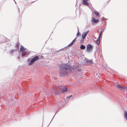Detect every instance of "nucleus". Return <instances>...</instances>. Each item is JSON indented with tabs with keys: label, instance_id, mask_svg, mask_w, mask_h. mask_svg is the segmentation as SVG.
Wrapping results in <instances>:
<instances>
[{
	"label": "nucleus",
	"instance_id": "1",
	"mask_svg": "<svg viewBox=\"0 0 127 127\" xmlns=\"http://www.w3.org/2000/svg\"><path fill=\"white\" fill-rule=\"evenodd\" d=\"M52 92L56 95H57L59 94V91L60 92L64 93V87L63 86H59L58 87L52 89Z\"/></svg>",
	"mask_w": 127,
	"mask_h": 127
},
{
	"label": "nucleus",
	"instance_id": "2",
	"mask_svg": "<svg viewBox=\"0 0 127 127\" xmlns=\"http://www.w3.org/2000/svg\"><path fill=\"white\" fill-rule=\"evenodd\" d=\"M20 52L22 53V56H24L25 55H28L29 53L27 49L25 48L23 46H21V48L20 50Z\"/></svg>",
	"mask_w": 127,
	"mask_h": 127
},
{
	"label": "nucleus",
	"instance_id": "3",
	"mask_svg": "<svg viewBox=\"0 0 127 127\" xmlns=\"http://www.w3.org/2000/svg\"><path fill=\"white\" fill-rule=\"evenodd\" d=\"M39 58V57L38 56H36L34 57L31 60L29 64L30 65L33 64L35 62L38 60Z\"/></svg>",
	"mask_w": 127,
	"mask_h": 127
},
{
	"label": "nucleus",
	"instance_id": "4",
	"mask_svg": "<svg viewBox=\"0 0 127 127\" xmlns=\"http://www.w3.org/2000/svg\"><path fill=\"white\" fill-rule=\"evenodd\" d=\"M60 72L61 76H64V65L63 64L60 66Z\"/></svg>",
	"mask_w": 127,
	"mask_h": 127
},
{
	"label": "nucleus",
	"instance_id": "5",
	"mask_svg": "<svg viewBox=\"0 0 127 127\" xmlns=\"http://www.w3.org/2000/svg\"><path fill=\"white\" fill-rule=\"evenodd\" d=\"M93 48L91 44H89L87 46V51L88 52H91Z\"/></svg>",
	"mask_w": 127,
	"mask_h": 127
},
{
	"label": "nucleus",
	"instance_id": "6",
	"mask_svg": "<svg viewBox=\"0 0 127 127\" xmlns=\"http://www.w3.org/2000/svg\"><path fill=\"white\" fill-rule=\"evenodd\" d=\"M116 86L117 87L122 91H125L127 90V88L126 87H122L120 86L119 84L117 85Z\"/></svg>",
	"mask_w": 127,
	"mask_h": 127
},
{
	"label": "nucleus",
	"instance_id": "7",
	"mask_svg": "<svg viewBox=\"0 0 127 127\" xmlns=\"http://www.w3.org/2000/svg\"><path fill=\"white\" fill-rule=\"evenodd\" d=\"M89 32V31L88 30V31H86L85 32H84L82 34V37L83 39H85L87 33H88Z\"/></svg>",
	"mask_w": 127,
	"mask_h": 127
},
{
	"label": "nucleus",
	"instance_id": "8",
	"mask_svg": "<svg viewBox=\"0 0 127 127\" xmlns=\"http://www.w3.org/2000/svg\"><path fill=\"white\" fill-rule=\"evenodd\" d=\"M92 21L94 23H96L99 22V20H95L94 17H93L92 18Z\"/></svg>",
	"mask_w": 127,
	"mask_h": 127
},
{
	"label": "nucleus",
	"instance_id": "9",
	"mask_svg": "<svg viewBox=\"0 0 127 127\" xmlns=\"http://www.w3.org/2000/svg\"><path fill=\"white\" fill-rule=\"evenodd\" d=\"M87 0H83L82 1V3L83 4L86 6H88L89 5V4L87 1Z\"/></svg>",
	"mask_w": 127,
	"mask_h": 127
},
{
	"label": "nucleus",
	"instance_id": "10",
	"mask_svg": "<svg viewBox=\"0 0 127 127\" xmlns=\"http://www.w3.org/2000/svg\"><path fill=\"white\" fill-rule=\"evenodd\" d=\"M85 61L86 62H88V63H92L93 62V61L92 60H89L88 59H87L86 58H85Z\"/></svg>",
	"mask_w": 127,
	"mask_h": 127
},
{
	"label": "nucleus",
	"instance_id": "11",
	"mask_svg": "<svg viewBox=\"0 0 127 127\" xmlns=\"http://www.w3.org/2000/svg\"><path fill=\"white\" fill-rule=\"evenodd\" d=\"M65 65V64H64V69H68L69 70L70 69V67L69 66L66 65V66Z\"/></svg>",
	"mask_w": 127,
	"mask_h": 127
},
{
	"label": "nucleus",
	"instance_id": "12",
	"mask_svg": "<svg viewBox=\"0 0 127 127\" xmlns=\"http://www.w3.org/2000/svg\"><path fill=\"white\" fill-rule=\"evenodd\" d=\"M85 46L83 45H81L80 47V48L82 49H85Z\"/></svg>",
	"mask_w": 127,
	"mask_h": 127
},
{
	"label": "nucleus",
	"instance_id": "13",
	"mask_svg": "<svg viewBox=\"0 0 127 127\" xmlns=\"http://www.w3.org/2000/svg\"><path fill=\"white\" fill-rule=\"evenodd\" d=\"M74 42V41L72 40L71 42L68 45V46H72V45L73 44Z\"/></svg>",
	"mask_w": 127,
	"mask_h": 127
},
{
	"label": "nucleus",
	"instance_id": "14",
	"mask_svg": "<svg viewBox=\"0 0 127 127\" xmlns=\"http://www.w3.org/2000/svg\"><path fill=\"white\" fill-rule=\"evenodd\" d=\"M94 13L97 16H98L99 15V13L96 11H95L94 12Z\"/></svg>",
	"mask_w": 127,
	"mask_h": 127
},
{
	"label": "nucleus",
	"instance_id": "15",
	"mask_svg": "<svg viewBox=\"0 0 127 127\" xmlns=\"http://www.w3.org/2000/svg\"><path fill=\"white\" fill-rule=\"evenodd\" d=\"M68 91V90L64 86V93L65 92H66Z\"/></svg>",
	"mask_w": 127,
	"mask_h": 127
},
{
	"label": "nucleus",
	"instance_id": "16",
	"mask_svg": "<svg viewBox=\"0 0 127 127\" xmlns=\"http://www.w3.org/2000/svg\"><path fill=\"white\" fill-rule=\"evenodd\" d=\"M100 43V40H97L96 41V43L98 44L99 45V44Z\"/></svg>",
	"mask_w": 127,
	"mask_h": 127
},
{
	"label": "nucleus",
	"instance_id": "17",
	"mask_svg": "<svg viewBox=\"0 0 127 127\" xmlns=\"http://www.w3.org/2000/svg\"><path fill=\"white\" fill-rule=\"evenodd\" d=\"M15 50H11L10 51V54H11V53H13V51H15Z\"/></svg>",
	"mask_w": 127,
	"mask_h": 127
},
{
	"label": "nucleus",
	"instance_id": "18",
	"mask_svg": "<svg viewBox=\"0 0 127 127\" xmlns=\"http://www.w3.org/2000/svg\"><path fill=\"white\" fill-rule=\"evenodd\" d=\"M76 35H77V36H80V34L78 32V33H77V34Z\"/></svg>",
	"mask_w": 127,
	"mask_h": 127
},
{
	"label": "nucleus",
	"instance_id": "19",
	"mask_svg": "<svg viewBox=\"0 0 127 127\" xmlns=\"http://www.w3.org/2000/svg\"><path fill=\"white\" fill-rule=\"evenodd\" d=\"M82 69L81 68H79L78 69V71H80Z\"/></svg>",
	"mask_w": 127,
	"mask_h": 127
},
{
	"label": "nucleus",
	"instance_id": "20",
	"mask_svg": "<svg viewBox=\"0 0 127 127\" xmlns=\"http://www.w3.org/2000/svg\"><path fill=\"white\" fill-rule=\"evenodd\" d=\"M72 96V95H71L70 96H68V97H67V98H70Z\"/></svg>",
	"mask_w": 127,
	"mask_h": 127
},
{
	"label": "nucleus",
	"instance_id": "21",
	"mask_svg": "<svg viewBox=\"0 0 127 127\" xmlns=\"http://www.w3.org/2000/svg\"><path fill=\"white\" fill-rule=\"evenodd\" d=\"M102 31H100V33H99V35H102Z\"/></svg>",
	"mask_w": 127,
	"mask_h": 127
},
{
	"label": "nucleus",
	"instance_id": "22",
	"mask_svg": "<svg viewBox=\"0 0 127 127\" xmlns=\"http://www.w3.org/2000/svg\"><path fill=\"white\" fill-rule=\"evenodd\" d=\"M100 38L99 37H98V38H97V40H100Z\"/></svg>",
	"mask_w": 127,
	"mask_h": 127
},
{
	"label": "nucleus",
	"instance_id": "23",
	"mask_svg": "<svg viewBox=\"0 0 127 127\" xmlns=\"http://www.w3.org/2000/svg\"><path fill=\"white\" fill-rule=\"evenodd\" d=\"M102 30H101V31H102V32H103L104 31V29H102Z\"/></svg>",
	"mask_w": 127,
	"mask_h": 127
},
{
	"label": "nucleus",
	"instance_id": "24",
	"mask_svg": "<svg viewBox=\"0 0 127 127\" xmlns=\"http://www.w3.org/2000/svg\"><path fill=\"white\" fill-rule=\"evenodd\" d=\"M76 40V38H75L73 40L74 41H74Z\"/></svg>",
	"mask_w": 127,
	"mask_h": 127
},
{
	"label": "nucleus",
	"instance_id": "25",
	"mask_svg": "<svg viewBox=\"0 0 127 127\" xmlns=\"http://www.w3.org/2000/svg\"><path fill=\"white\" fill-rule=\"evenodd\" d=\"M102 19H103V20H104V19H105V18L104 17H102Z\"/></svg>",
	"mask_w": 127,
	"mask_h": 127
},
{
	"label": "nucleus",
	"instance_id": "26",
	"mask_svg": "<svg viewBox=\"0 0 127 127\" xmlns=\"http://www.w3.org/2000/svg\"><path fill=\"white\" fill-rule=\"evenodd\" d=\"M101 35H99L98 37H99L100 38V36Z\"/></svg>",
	"mask_w": 127,
	"mask_h": 127
},
{
	"label": "nucleus",
	"instance_id": "27",
	"mask_svg": "<svg viewBox=\"0 0 127 127\" xmlns=\"http://www.w3.org/2000/svg\"><path fill=\"white\" fill-rule=\"evenodd\" d=\"M66 47H64V49H66Z\"/></svg>",
	"mask_w": 127,
	"mask_h": 127
},
{
	"label": "nucleus",
	"instance_id": "28",
	"mask_svg": "<svg viewBox=\"0 0 127 127\" xmlns=\"http://www.w3.org/2000/svg\"><path fill=\"white\" fill-rule=\"evenodd\" d=\"M18 59H19V57H18Z\"/></svg>",
	"mask_w": 127,
	"mask_h": 127
},
{
	"label": "nucleus",
	"instance_id": "29",
	"mask_svg": "<svg viewBox=\"0 0 127 127\" xmlns=\"http://www.w3.org/2000/svg\"><path fill=\"white\" fill-rule=\"evenodd\" d=\"M63 48H62V49H61V50H60H60H63Z\"/></svg>",
	"mask_w": 127,
	"mask_h": 127
},
{
	"label": "nucleus",
	"instance_id": "30",
	"mask_svg": "<svg viewBox=\"0 0 127 127\" xmlns=\"http://www.w3.org/2000/svg\"><path fill=\"white\" fill-rule=\"evenodd\" d=\"M18 9H19V12H20V10H19V8H18Z\"/></svg>",
	"mask_w": 127,
	"mask_h": 127
},
{
	"label": "nucleus",
	"instance_id": "31",
	"mask_svg": "<svg viewBox=\"0 0 127 127\" xmlns=\"http://www.w3.org/2000/svg\"><path fill=\"white\" fill-rule=\"evenodd\" d=\"M15 3L16 4V2L15 1Z\"/></svg>",
	"mask_w": 127,
	"mask_h": 127
}]
</instances>
